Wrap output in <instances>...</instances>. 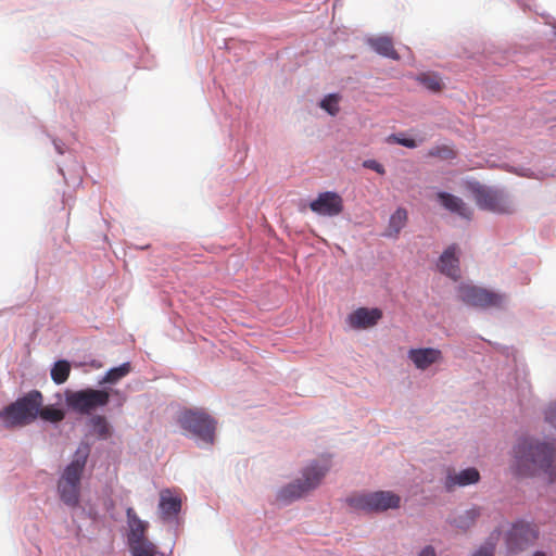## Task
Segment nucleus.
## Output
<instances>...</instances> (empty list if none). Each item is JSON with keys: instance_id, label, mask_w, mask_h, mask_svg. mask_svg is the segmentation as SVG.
I'll return each mask as SVG.
<instances>
[{"instance_id": "1", "label": "nucleus", "mask_w": 556, "mask_h": 556, "mask_svg": "<svg viewBox=\"0 0 556 556\" xmlns=\"http://www.w3.org/2000/svg\"><path fill=\"white\" fill-rule=\"evenodd\" d=\"M516 468L519 475H547L553 481L556 478L555 447L551 443L533 438H522L514 448Z\"/></svg>"}, {"instance_id": "2", "label": "nucleus", "mask_w": 556, "mask_h": 556, "mask_svg": "<svg viewBox=\"0 0 556 556\" xmlns=\"http://www.w3.org/2000/svg\"><path fill=\"white\" fill-rule=\"evenodd\" d=\"M89 454V444H79L73 456L72 462L64 468L58 481V493L60 495V498L65 505L70 507H76L79 504L80 480Z\"/></svg>"}, {"instance_id": "3", "label": "nucleus", "mask_w": 556, "mask_h": 556, "mask_svg": "<svg viewBox=\"0 0 556 556\" xmlns=\"http://www.w3.org/2000/svg\"><path fill=\"white\" fill-rule=\"evenodd\" d=\"M42 402L41 392L33 390L1 409L0 420L8 429L27 426L37 419Z\"/></svg>"}, {"instance_id": "4", "label": "nucleus", "mask_w": 556, "mask_h": 556, "mask_svg": "<svg viewBox=\"0 0 556 556\" xmlns=\"http://www.w3.org/2000/svg\"><path fill=\"white\" fill-rule=\"evenodd\" d=\"M329 466L327 464L312 463L303 472L302 478L282 488L278 498L285 502L298 500L319 485Z\"/></svg>"}, {"instance_id": "5", "label": "nucleus", "mask_w": 556, "mask_h": 556, "mask_svg": "<svg viewBox=\"0 0 556 556\" xmlns=\"http://www.w3.org/2000/svg\"><path fill=\"white\" fill-rule=\"evenodd\" d=\"M180 427L198 440L213 444L216 421L203 409H186L178 417Z\"/></svg>"}, {"instance_id": "6", "label": "nucleus", "mask_w": 556, "mask_h": 556, "mask_svg": "<svg viewBox=\"0 0 556 556\" xmlns=\"http://www.w3.org/2000/svg\"><path fill=\"white\" fill-rule=\"evenodd\" d=\"M126 517L129 528L127 540L132 556H156L157 546L147 536L149 523L141 520L131 507L127 508Z\"/></svg>"}, {"instance_id": "7", "label": "nucleus", "mask_w": 556, "mask_h": 556, "mask_svg": "<svg viewBox=\"0 0 556 556\" xmlns=\"http://www.w3.org/2000/svg\"><path fill=\"white\" fill-rule=\"evenodd\" d=\"M469 189L480 208L497 214H513L515 212L513 202L501 190L479 182L470 184Z\"/></svg>"}, {"instance_id": "8", "label": "nucleus", "mask_w": 556, "mask_h": 556, "mask_svg": "<svg viewBox=\"0 0 556 556\" xmlns=\"http://www.w3.org/2000/svg\"><path fill=\"white\" fill-rule=\"evenodd\" d=\"M110 401V394L105 390L87 388L79 391L67 390L65 392L66 405L74 412L88 415L92 410L105 406Z\"/></svg>"}, {"instance_id": "9", "label": "nucleus", "mask_w": 556, "mask_h": 556, "mask_svg": "<svg viewBox=\"0 0 556 556\" xmlns=\"http://www.w3.org/2000/svg\"><path fill=\"white\" fill-rule=\"evenodd\" d=\"M458 298L465 304L480 308L501 307L506 300L505 294L472 285H460Z\"/></svg>"}, {"instance_id": "10", "label": "nucleus", "mask_w": 556, "mask_h": 556, "mask_svg": "<svg viewBox=\"0 0 556 556\" xmlns=\"http://www.w3.org/2000/svg\"><path fill=\"white\" fill-rule=\"evenodd\" d=\"M352 506L366 511H386L400 507L401 497L390 491L361 494L350 500Z\"/></svg>"}, {"instance_id": "11", "label": "nucleus", "mask_w": 556, "mask_h": 556, "mask_svg": "<svg viewBox=\"0 0 556 556\" xmlns=\"http://www.w3.org/2000/svg\"><path fill=\"white\" fill-rule=\"evenodd\" d=\"M309 208L317 215L334 217L340 215L344 210L342 197L333 191H325L309 203Z\"/></svg>"}, {"instance_id": "12", "label": "nucleus", "mask_w": 556, "mask_h": 556, "mask_svg": "<svg viewBox=\"0 0 556 556\" xmlns=\"http://www.w3.org/2000/svg\"><path fill=\"white\" fill-rule=\"evenodd\" d=\"M536 538V526L525 521H518L514 523L507 532L506 542L511 551H518L533 543Z\"/></svg>"}, {"instance_id": "13", "label": "nucleus", "mask_w": 556, "mask_h": 556, "mask_svg": "<svg viewBox=\"0 0 556 556\" xmlns=\"http://www.w3.org/2000/svg\"><path fill=\"white\" fill-rule=\"evenodd\" d=\"M407 356L415 367L420 370H426L443 359L442 352L434 348L410 349Z\"/></svg>"}, {"instance_id": "14", "label": "nucleus", "mask_w": 556, "mask_h": 556, "mask_svg": "<svg viewBox=\"0 0 556 556\" xmlns=\"http://www.w3.org/2000/svg\"><path fill=\"white\" fill-rule=\"evenodd\" d=\"M382 318V311L379 308L359 307L349 315V324L354 329H366L374 327Z\"/></svg>"}, {"instance_id": "15", "label": "nucleus", "mask_w": 556, "mask_h": 556, "mask_svg": "<svg viewBox=\"0 0 556 556\" xmlns=\"http://www.w3.org/2000/svg\"><path fill=\"white\" fill-rule=\"evenodd\" d=\"M181 509V498L169 489L160 492L159 515L164 521L174 519Z\"/></svg>"}, {"instance_id": "16", "label": "nucleus", "mask_w": 556, "mask_h": 556, "mask_svg": "<svg viewBox=\"0 0 556 556\" xmlns=\"http://www.w3.org/2000/svg\"><path fill=\"white\" fill-rule=\"evenodd\" d=\"M457 248L456 245L448 247L443 254L440 256L438 267L440 271L454 280H456L459 276V261L456 256Z\"/></svg>"}, {"instance_id": "17", "label": "nucleus", "mask_w": 556, "mask_h": 556, "mask_svg": "<svg viewBox=\"0 0 556 556\" xmlns=\"http://www.w3.org/2000/svg\"><path fill=\"white\" fill-rule=\"evenodd\" d=\"M480 479L479 471L476 468H467L458 473H450L446 477L445 486L447 490H452L454 486H466L478 482Z\"/></svg>"}, {"instance_id": "18", "label": "nucleus", "mask_w": 556, "mask_h": 556, "mask_svg": "<svg viewBox=\"0 0 556 556\" xmlns=\"http://www.w3.org/2000/svg\"><path fill=\"white\" fill-rule=\"evenodd\" d=\"M438 199L446 210L466 218L470 217L471 211L460 198L442 191L438 193Z\"/></svg>"}, {"instance_id": "19", "label": "nucleus", "mask_w": 556, "mask_h": 556, "mask_svg": "<svg viewBox=\"0 0 556 556\" xmlns=\"http://www.w3.org/2000/svg\"><path fill=\"white\" fill-rule=\"evenodd\" d=\"M369 46L380 55L392 59V60H399L400 55L394 49L392 39L386 36H380L376 38L368 39Z\"/></svg>"}, {"instance_id": "20", "label": "nucleus", "mask_w": 556, "mask_h": 556, "mask_svg": "<svg viewBox=\"0 0 556 556\" xmlns=\"http://www.w3.org/2000/svg\"><path fill=\"white\" fill-rule=\"evenodd\" d=\"M407 223V211L403 207H399L390 217L389 226L386 232L388 237H397L402 228Z\"/></svg>"}, {"instance_id": "21", "label": "nucleus", "mask_w": 556, "mask_h": 556, "mask_svg": "<svg viewBox=\"0 0 556 556\" xmlns=\"http://www.w3.org/2000/svg\"><path fill=\"white\" fill-rule=\"evenodd\" d=\"M480 516V510L477 507H472L467 509L456 516L451 520L452 525L458 529L467 530L472 527Z\"/></svg>"}, {"instance_id": "22", "label": "nucleus", "mask_w": 556, "mask_h": 556, "mask_svg": "<svg viewBox=\"0 0 556 556\" xmlns=\"http://www.w3.org/2000/svg\"><path fill=\"white\" fill-rule=\"evenodd\" d=\"M71 374V364L61 359L54 363L53 367L51 368V379L56 384L64 383Z\"/></svg>"}, {"instance_id": "23", "label": "nucleus", "mask_w": 556, "mask_h": 556, "mask_svg": "<svg viewBox=\"0 0 556 556\" xmlns=\"http://www.w3.org/2000/svg\"><path fill=\"white\" fill-rule=\"evenodd\" d=\"M130 372V364L124 363L118 367L111 368L105 376L100 381V384L103 383H116L118 380L124 378Z\"/></svg>"}, {"instance_id": "24", "label": "nucleus", "mask_w": 556, "mask_h": 556, "mask_svg": "<svg viewBox=\"0 0 556 556\" xmlns=\"http://www.w3.org/2000/svg\"><path fill=\"white\" fill-rule=\"evenodd\" d=\"M38 416L50 422H59L64 419L65 414L60 408H55L53 406L42 407L41 405L38 412Z\"/></svg>"}, {"instance_id": "25", "label": "nucleus", "mask_w": 556, "mask_h": 556, "mask_svg": "<svg viewBox=\"0 0 556 556\" xmlns=\"http://www.w3.org/2000/svg\"><path fill=\"white\" fill-rule=\"evenodd\" d=\"M339 101L340 96L336 93H331L326 96L321 102L320 108L329 113L331 116H336L339 113Z\"/></svg>"}, {"instance_id": "26", "label": "nucleus", "mask_w": 556, "mask_h": 556, "mask_svg": "<svg viewBox=\"0 0 556 556\" xmlns=\"http://www.w3.org/2000/svg\"><path fill=\"white\" fill-rule=\"evenodd\" d=\"M428 156L439 157L441 160H453L456 157V151L450 146H437L428 151Z\"/></svg>"}, {"instance_id": "27", "label": "nucleus", "mask_w": 556, "mask_h": 556, "mask_svg": "<svg viewBox=\"0 0 556 556\" xmlns=\"http://www.w3.org/2000/svg\"><path fill=\"white\" fill-rule=\"evenodd\" d=\"M418 80L431 91H440L443 88V83L437 75L422 74L418 77Z\"/></svg>"}, {"instance_id": "28", "label": "nucleus", "mask_w": 556, "mask_h": 556, "mask_svg": "<svg viewBox=\"0 0 556 556\" xmlns=\"http://www.w3.org/2000/svg\"><path fill=\"white\" fill-rule=\"evenodd\" d=\"M91 424L99 438L106 439L110 435V427L103 416H94Z\"/></svg>"}, {"instance_id": "29", "label": "nucleus", "mask_w": 556, "mask_h": 556, "mask_svg": "<svg viewBox=\"0 0 556 556\" xmlns=\"http://www.w3.org/2000/svg\"><path fill=\"white\" fill-rule=\"evenodd\" d=\"M389 140H392L403 147H406V148H409V149H414L417 147V142L414 140V139H410V138H401V137H397L395 135H392Z\"/></svg>"}, {"instance_id": "30", "label": "nucleus", "mask_w": 556, "mask_h": 556, "mask_svg": "<svg viewBox=\"0 0 556 556\" xmlns=\"http://www.w3.org/2000/svg\"><path fill=\"white\" fill-rule=\"evenodd\" d=\"M364 167L375 170L376 173L383 175L386 173L384 167L375 160H367L364 162Z\"/></svg>"}, {"instance_id": "31", "label": "nucleus", "mask_w": 556, "mask_h": 556, "mask_svg": "<svg viewBox=\"0 0 556 556\" xmlns=\"http://www.w3.org/2000/svg\"><path fill=\"white\" fill-rule=\"evenodd\" d=\"M545 419L556 428V403L549 405L545 413Z\"/></svg>"}, {"instance_id": "32", "label": "nucleus", "mask_w": 556, "mask_h": 556, "mask_svg": "<svg viewBox=\"0 0 556 556\" xmlns=\"http://www.w3.org/2000/svg\"><path fill=\"white\" fill-rule=\"evenodd\" d=\"M419 556H435V551L432 546H426Z\"/></svg>"}, {"instance_id": "33", "label": "nucleus", "mask_w": 556, "mask_h": 556, "mask_svg": "<svg viewBox=\"0 0 556 556\" xmlns=\"http://www.w3.org/2000/svg\"><path fill=\"white\" fill-rule=\"evenodd\" d=\"M493 553H494L493 549H491V551L480 549L475 556H492Z\"/></svg>"}, {"instance_id": "34", "label": "nucleus", "mask_w": 556, "mask_h": 556, "mask_svg": "<svg viewBox=\"0 0 556 556\" xmlns=\"http://www.w3.org/2000/svg\"><path fill=\"white\" fill-rule=\"evenodd\" d=\"M533 556H545V555L543 553H541V552H536V553H534Z\"/></svg>"}, {"instance_id": "35", "label": "nucleus", "mask_w": 556, "mask_h": 556, "mask_svg": "<svg viewBox=\"0 0 556 556\" xmlns=\"http://www.w3.org/2000/svg\"><path fill=\"white\" fill-rule=\"evenodd\" d=\"M555 36H556V27H555Z\"/></svg>"}]
</instances>
